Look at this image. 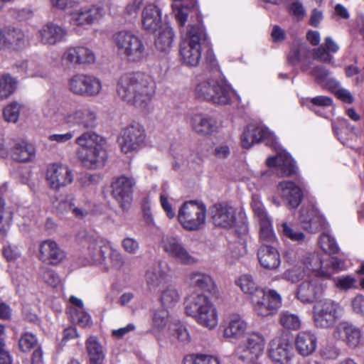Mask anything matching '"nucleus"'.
<instances>
[{
	"label": "nucleus",
	"mask_w": 364,
	"mask_h": 364,
	"mask_svg": "<svg viewBox=\"0 0 364 364\" xmlns=\"http://www.w3.org/2000/svg\"><path fill=\"white\" fill-rule=\"evenodd\" d=\"M173 32L171 28L166 26L155 40L156 48L161 52H168L172 46Z\"/></svg>",
	"instance_id": "obj_44"
},
{
	"label": "nucleus",
	"mask_w": 364,
	"mask_h": 364,
	"mask_svg": "<svg viewBox=\"0 0 364 364\" xmlns=\"http://www.w3.org/2000/svg\"><path fill=\"white\" fill-rule=\"evenodd\" d=\"M60 116L69 127H77L89 131L98 124V114L95 107L87 105L65 103L61 106Z\"/></svg>",
	"instance_id": "obj_3"
},
{
	"label": "nucleus",
	"mask_w": 364,
	"mask_h": 364,
	"mask_svg": "<svg viewBox=\"0 0 364 364\" xmlns=\"http://www.w3.org/2000/svg\"><path fill=\"white\" fill-rule=\"evenodd\" d=\"M335 286L341 290H348L355 287L356 280L351 276L337 277L333 279Z\"/></svg>",
	"instance_id": "obj_62"
},
{
	"label": "nucleus",
	"mask_w": 364,
	"mask_h": 364,
	"mask_svg": "<svg viewBox=\"0 0 364 364\" xmlns=\"http://www.w3.org/2000/svg\"><path fill=\"white\" fill-rule=\"evenodd\" d=\"M136 180L132 176L121 175L113 179L111 194L122 209L129 207L132 199Z\"/></svg>",
	"instance_id": "obj_15"
},
{
	"label": "nucleus",
	"mask_w": 364,
	"mask_h": 364,
	"mask_svg": "<svg viewBox=\"0 0 364 364\" xmlns=\"http://www.w3.org/2000/svg\"><path fill=\"white\" fill-rule=\"evenodd\" d=\"M39 275L44 282L55 287L60 284V279L55 272L48 267H41L39 269Z\"/></svg>",
	"instance_id": "obj_55"
},
{
	"label": "nucleus",
	"mask_w": 364,
	"mask_h": 364,
	"mask_svg": "<svg viewBox=\"0 0 364 364\" xmlns=\"http://www.w3.org/2000/svg\"><path fill=\"white\" fill-rule=\"evenodd\" d=\"M326 279L307 277L302 282L296 292L297 299L304 304L311 303L326 288Z\"/></svg>",
	"instance_id": "obj_21"
},
{
	"label": "nucleus",
	"mask_w": 364,
	"mask_h": 364,
	"mask_svg": "<svg viewBox=\"0 0 364 364\" xmlns=\"http://www.w3.org/2000/svg\"><path fill=\"white\" fill-rule=\"evenodd\" d=\"M310 48L306 43L295 42L287 55V61L293 65H296L301 60V54L306 58L307 54L310 53Z\"/></svg>",
	"instance_id": "obj_42"
},
{
	"label": "nucleus",
	"mask_w": 364,
	"mask_h": 364,
	"mask_svg": "<svg viewBox=\"0 0 364 364\" xmlns=\"http://www.w3.org/2000/svg\"><path fill=\"white\" fill-rule=\"evenodd\" d=\"M259 223V240L262 245H271L276 240V237L269 218L258 221Z\"/></svg>",
	"instance_id": "obj_45"
},
{
	"label": "nucleus",
	"mask_w": 364,
	"mask_h": 364,
	"mask_svg": "<svg viewBox=\"0 0 364 364\" xmlns=\"http://www.w3.org/2000/svg\"><path fill=\"white\" fill-rule=\"evenodd\" d=\"M341 306L331 299L318 301L313 308V319L317 328H327L333 326L339 318Z\"/></svg>",
	"instance_id": "obj_11"
},
{
	"label": "nucleus",
	"mask_w": 364,
	"mask_h": 364,
	"mask_svg": "<svg viewBox=\"0 0 364 364\" xmlns=\"http://www.w3.org/2000/svg\"><path fill=\"white\" fill-rule=\"evenodd\" d=\"M187 280L193 287L205 290L212 294L217 292V286L209 274L198 271L192 272L188 275Z\"/></svg>",
	"instance_id": "obj_37"
},
{
	"label": "nucleus",
	"mask_w": 364,
	"mask_h": 364,
	"mask_svg": "<svg viewBox=\"0 0 364 364\" xmlns=\"http://www.w3.org/2000/svg\"><path fill=\"white\" fill-rule=\"evenodd\" d=\"M281 231L284 236L293 241L301 242L304 240L305 235L303 232L294 230L286 223L281 225Z\"/></svg>",
	"instance_id": "obj_61"
},
{
	"label": "nucleus",
	"mask_w": 364,
	"mask_h": 364,
	"mask_svg": "<svg viewBox=\"0 0 364 364\" xmlns=\"http://www.w3.org/2000/svg\"><path fill=\"white\" fill-rule=\"evenodd\" d=\"M65 257V252L55 241L47 240L41 243L39 258L43 262L56 265L60 263Z\"/></svg>",
	"instance_id": "obj_27"
},
{
	"label": "nucleus",
	"mask_w": 364,
	"mask_h": 364,
	"mask_svg": "<svg viewBox=\"0 0 364 364\" xmlns=\"http://www.w3.org/2000/svg\"><path fill=\"white\" fill-rule=\"evenodd\" d=\"M257 258L265 269L276 270L281 264L279 252L272 245H262L257 250Z\"/></svg>",
	"instance_id": "obj_30"
},
{
	"label": "nucleus",
	"mask_w": 364,
	"mask_h": 364,
	"mask_svg": "<svg viewBox=\"0 0 364 364\" xmlns=\"http://www.w3.org/2000/svg\"><path fill=\"white\" fill-rule=\"evenodd\" d=\"M300 221L303 228L311 233L326 230L328 226L324 217L314 205L301 209Z\"/></svg>",
	"instance_id": "obj_22"
},
{
	"label": "nucleus",
	"mask_w": 364,
	"mask_h": 364,
	"mask_svg": "<svg viewBox=\"0 0 364 364\" xmlns=\"http://www.w3.org/2000/svg\"><path fill=\"white\" fill-rule=\"evenodd\" d=\"M70 306L68 312L71 320L75 322L85 311L83 301L75 296H71L69 299Z\"/></svg>",
	"instance_id": "obj_52"
},
{
	"label": "nucleus",
	"mask_w": 364,
	"mask_h": 364,
	"mask_svg": "<svg viewBox=\"0 0 364 364\" xmlns=\"http://www.w3.org/2000/svg\"><path fill=\"white\" fill-rule=\"evenodd\" d=\"M146 132L139 123H132L123 127L117 137L121 151L125 154L136 152L145 144Z\"/></svg>",
	"instance_id": "obj_9"
},
{
	"label": "nucleus",
	"mask_w": 364,
	"mask_h": 364,
	"mask_svg": "<svg viewBox=\"0 0 364 364\" xmlns=\"http://www.w3.org/2000/svg\"><path fill=\"white\" fill-rule=\"evenodd\" d=\"M73 197L67 196L63 199H56L53 202V206L56 211L60 213H65L70 210V208L73 206Z\"/></svg>",
	"instance_id": "obj_60"
},
{
	"label": "nucleus",
	"mask_w": 364,
	"mask_h": 364,
	"mask_svg": "<svg viewBox=\"0 0 364 364\" xmlns=\"http://www.w3.org/2000/svg\"><path fill=\"white\" fill-rule=\"evenodd\" d=\"M235 284L242 292L250 296L251 300L256 298V296H265V289L258 287L252 276L250 274L241 275L236 279Z\"/></svg>",
	"instance_id": "obj_39"
},
{
	"label": "nucleus",
	"mask_w": 364,
	"mask_h": 364,
	"mask_svg": "<svg viewBox=\"0 0 364 364\" xmlns=\"http://www.w3.org/2000/svg\"><path fill=\"white\" fill-rule=\"evenodd\" d=\"M193 364H220L219 360L212 355L197 354L190 357Z\"/></svg>",
	"instance_id": "obj_64"
},
{
	"label": "nucleus",
	"mask_w": 364,
	"mask_h": 364,
	"mask_svg": "<svg viewBox=\"0 0 364 364\" xmlns=\"http://www.w3.org/2000/svg\"><path fill=\"white\" fill-rule=\"evenodd\" d=\"M16 88V80L10 75L0 76V100L7 99Z\"/></svg>",
	"instance_id": "obj_46"
},
{
	"label": "nucleus",
	"mask_w": 364,
	"mask_h": 364,
	"mask_svg": "<svg viewBox=\"0 0 364 364\" xmlns=\"http://www.w3.org/2000/svg\"><path fill=\"white\" fill-rule=\"evenodd\" d=\"M155 92L151 78L141 73L123 75L117 84V93L119 98L129 105L137 107H146Z\"/></svg>",
	"instance_id": "obj_1"
},
{
	"label": "nucleus",
	"mask_w": 364,
	"mask_h": 364,
	"mask_svg": "<svg viewBox=\"0 0 364 364\" xmlns=\"http://www.w3.org/2000/svg\"><path fill=\"white\" fill-rule=\"evenodd\" d=\"M251 206L255 216L258 221L268 218L267 213L261 202L260 196L256 194L252 195Z\"/></svg>",
	"instance_id": "obj_58"
},
{
	"label": "nucleus",
	"mask_w": 364,
	"mask_h": 364,
	"mask_svg": "<svg viewBox=\"0 0 364 364\" xmlns=\"http://www.w3.org/2000/svg\"><path fill=\"white\" fill-rule=\"evenodd\" d=\"M320 247L326 253L336 254L338 251V246L335 239L329 234L323 232L319 237Z\"/></svg>",
	"instance_id": "obj_51"
},
{
	"label": "nucleus",
	"mask_w": 364,
	"mask_h": 364,
	"mask_svg": "<svg viewBox=\"0 0 364 364\" xmlns=\"http://www.w3.org/2000/svg\"><path fill=\"white\" fill-rule=\"evenodd\" d=\"M103 138L92 131H86L77 136L75 143L79 146L77 151H87L102 146Z\"/></svg>",
	"instance_id": "obj_40"
},
{
	"label": "nucleus",
	"mask_w": 364,
	"mask_h": 364,
	"mask_svg": "<svg viewBox=\"0 0 364 364\" xmlns=\"http://www.w3.org/2000/svg\"><path fill=\"white\" fill-rule=\"evenodd\" d=\"M266 346L264 336L258 331L247 333L245 341L236 348L239 359L245 362L257 361L264 353Z\"/></svg>",
	"instance_id": "obj_10"
},
{
	"label": "nucleus",
	"mask_w": 364,
	"mask_h": 364,
	"mask_svg": "<svg viewBox=\"0 0 364 364\" xmlns=\"http://www.w3.org/2000/svg\"><path fill=\"white\" fill-rule=\"evenodd\" d=\"M114 41L119 53L129 62H139L146 55L143 41L132 32L123 31L115 33Z\"/></svg>",
	"instance_id": "obj_6"
},
{
	"label": "nucleus",
	"mask_w": 364,
	"mask_h": 364,
	"mask_svg": "<svg viewBox=\"0 0 364 364\" xmlns=\"http://www.w3.org/2000/svg\"><path fill=\"white\" fill-rule=\"evenodd\" d=\"M67 31L63 27L48 23L39 30L41 41L45 45H55L65 40Z\"/></svg>",
	"instance_id": "obj_34"
},
{
	"label": "nucleus",
	"mask_w": 364,
	"mask_h": 364,
	"mask_svg": "<svg viewBox=\"0 0 364 364\" xmlns=\"http://www.w3.org/2000/svg\"><path fill=\"white\" fill-rule=\"evenodd\" d=\"M279 322L284 328L294 331L299 329L301 324L299 317L289 311L281 313Z\"/></svg>",
	"instance_id": "obj_50"
},
{
	"label": "nucleus",
	"mask_w": 364,
	"mask_h": 364,
	"mask_svg": "<svg viewBox=\"0 0 364 364\" xmlns=\"http://www.w3.org/2000/svg\"><path fill=\"white\" fill-rule=\"evenodd\" d=\"M94 52L85 46H70L63 52L60 61L64 68H70L80 65H90L95 62Z\"/></svg>",
	"instance_id": "obj_16"
},
{
	"label": "nucleus",
	"mask_w": 364,
	"mask_h": 364,
	"mask_svg": "<svg viewBox=\"0 0 364 364\" xmlns=\"http://www.w3.org/2000/svg\"><path fill=\"white\" fill-rule=\"evenodd\" d=\"M269 357L275 363L287 364L292 358L293 348L287 336H277L269 343Z\"/></svg>",
	"instance_id": "obj_20"
},
{
	"label": "nucleus",
	"mask_w": 364,
	"mask_h": 364,
	"mask_svg": "<svg viewBox=\"0 0 364 364\" xmlns=\"http://www.w3.org/2000/svg\"><path fill=\"white\" fill-rule=\"evenodd\" d=\"M11 159L19 163L31 161L36 156V149L33 144L23 139L14 141L10 151Z\"/></svg>",
	"instance_id": "obj_31"
},
{
	"label": "nucleus",
	"mask_w": 364,
	"mask_h": 364,
	"mask_svg": "<svg viewBox=\"0 0 364 364\" xmlns=\"http://www.w3.org/2000/svg\"><path fill=\"white\" fill-rule=\"evenodd\" d=\"M210 218L215 226L225 229L230 228L235 223V210L227 205L215 204L210 209Z\"/></svg>",
	"instance_id": "obj_23"
},
{
	"label": "nucleus",
	"mask_w": 364,
	"mask_h": 364,
	"mask_svg": "<svg viewBox=\"0 0 364 364\" xmlns=\"http://www.w3.org/2000/svg\"><path fill=\"white\" fill-rule=\"evenodd\" d=\"M282 197L287 200L289 208H296L301 202L303 194L299 186L289 181H282L278 185Z\"/></svg>",
	"instance_id": "obj_33"
},
{
	"label": "nucleus",
	"mask_w": 364,
	"mask_h": 364,
	"mask_svg": "<svg viewBox=\"0 0 364 364\" xmlns=\"http://www.w3.org/2000/svg\"><path fill=\"white\" fill-rule=\"evenodd\" d=\"M160 301L164 307L174 306L180 299V294L176 288L168 285L161 291Z\"/></svg>",
	"instance_id": "obj_43"
},
{
	"label": "nucleus",
	"mask_w": 364,
	"mask_h": 364,
	"mask_svg": "<svg viewBox=\"0 0 364 364\" xmlns=\"http://www.w3.org/2000/svg\"><path fill=\"white\" fill-rule=\"evenodd\" d=\"M18 344L20 350L23 353H28L34 348L39 346L36 335L28 331L21 333Z\"/></svg>",
	"instance_id": "obj_48"
},
{
	"label": "nucleus",
	"mask_w": 364,
	"mask_h": 364,
	"mask_svg": "<svg viewBox=\"0 0 364 364\" xmlns=\"http://www.w3.org/2000/svg\"><path fill=\"white\" fill-rule=\"evenodd\" d=\"M168 266L159 261L150 267L145 273L146 284L151 291H155L166 280Z\"/></svg>",
	"instance_id": "obj_25"
},
{
	"label": "nucleus",
	"mask_w": 364,
	"mask_h": 364,
	"mask_svg": "<svg viewBox=\"0 0 364 364\" xmlns=\"http://www.w3.org/2000/svg\"><path fill=\"white\" fill-rule=\"evenodd\" d=\"M161 246L166 253L181 264H193L197 262L181 244L178 237L171 235L163 236Z\"/></svg>",
	"instance_id": "obj_17"
},
{
	"label": "nucleus",
	"mask_w": 364,
	"mask_h": 364,
	"mask_svg": "<svg viewBox=\"0 0 364 364\" xmlns=\"http://www.w3.org/2000/svg\"><path fill=\"white\" fill-rule=\"evenodd\" d=\"M264 141L275 150L278 149L274 135L266 127L255 124L247 125L241 136V144L245 149H250L255 144Z\"/></svg>",
	"instance_id": "obj_14"
},
{
	"label": "nucleus",
	"mask_w": 364,
	"mask_h": 364,
	"mask_svg": "<svg viewBox=\"0 0 364 364\" xmlns=\"http://www.w3.org/2000/svg\"><path fill=\"white\" fill-rule=\"evenodd\" d=\"M82 246L90 262L105 272L109 271L107 255L112 246L110 242L100 236L86 235L82 240Z\"/></svg>",
	"instance_id": "obj_8"
},
{
	"label": "nucleus",
	"mask_w": 364,
	"mask_h": 364,
	"mask_svg": "<svg viewBox=\"0 0 364 364\" xmlns=\"http://www.w3.org/2000/svg\"><path fill=\"white\" fill-rule=\"evenodd\" d=\"M185 312L200 326L213 329L218 323V315L215 306L203 294L193 293L185 301Z\"/></svg>",
	"instance_id": "obj_2"
},
{
	"label": "nucleus",
	"mask_w": 364,
	"mask_h": 364,
	"mask_svg": "<svg viewBox=\"0 0 364 364\" xmlns=\"http://www.w3.org/2000/svg\"><path fill=\"white\" fill-rule=\"evenodd\" d=\"M21 107V105L16 102L6 106L3 111L5 120L8 122L16 123L18 119Z\"/></svg>",
	"instance_id": "obj_56"
},
{
	"label": "nucleus",
	"mask_w": 364,
	"mask_h": 364,
	"mask_svg": "<svg viewBox=\"0 0 364 364\" xmlns=\"http://www.w3.org/2000/svg\"><path fill=\"white\" fill-rule=\"evenodd\" d=\"M294 344L299 354L302 356H309L317 347V338L311 331H301L296 335Z\"/></svg>",
	"instance_id": "obj_35"
},
{
	"label": "nucleus",
	"mask_w": 364,
	"mask_h": 364,
	"mask_svg": "<svg viewBox=\"0 0 364 364\" xmlns=\"http://www.w3.org/2000/svg\"><path fill=\"white\" fill-rule=\"evenodd\" d=\"M103 16V9L91 6L76 10L71 14L70 23L75 26H87L94 23Z\"/></svg>",
	"instance_id": "obj_28"
},
{
	"label": "nucleus",
	"mask_w": 364,
	"mask_h": 364,
	"mask_svg": "<svg viewBox=\"0 0 364 364\" xmlns=\"http://www.w3.org/2000/svg\"><path fill=\"white\" fill-rule=\"evenodd\" d=\"M141 18L143 28L149 32H155L161 27V13L154 4L146 5L142 11Z\"/></svg>",
	"instance_id": "obj_32"
},
{
	"label": "nucleus",
	"mask_w": 364,
	"mask_h": 364,
	"mask_svg": "<svg viewBox=\"0 0 364 364\" xmlns=\"http://www.w3.org/2000/svg\"><path fill=\"white\" fill-rule=\"evenodd\" d=\"M306 277V272L299 267H294L284 273V278L292 283H296L303 279L305 280L307 279Z\"/></svg>",
	"instance_id": "obj_59"
},
{
	"label": "nucleus",
	"mask_w": 364,
	"mask_h": 364,
	"mask_svg": "<svg viewBox=\"0 0 364 364\" xmlns=\"http://www.w3.org/2000/svg\"><path fill=\"white\" fill-rule=\"evenodd\" d=\"M121 245L124 252L129 255L136 254L140 247L138 240L132 237H124L121 242Z\"/></svg>",
	"instance_id": "obj_63"
},
{
	"label": "nucleus",
	"mask_w": 364,
	"mask_h": 364,
	"mask_svg": "<svg viewBox=\"0 0 364 364\" xmlns=\"http://www.w3.org/2000/svg\"><path fill=\"white\" fill-rule=\"evenodd\" d=\"M269 167H275L279 177L289 176L295 173L296 166L294 160L285 151L278 152L275 156L267 159Z\"/></svg>",
	"instance_id": "obj_26"
},
{
	"label": "nucleus",
	"mask_w": 364,
	"mask_h": 364,
	"mask_svg": "<svg viewBox=\"0 0 364 364\" xmlns=\"http://www.w3.org/2000/svg\"><path fill=\"white\" fill-rule=\"evenodd\" d=\"M247 253V247L244 243L232 244L225 253V259L230 264H234Z\"/></svg>",
	"instance_id": "obj_47"
},
{
	"label": "nucleus",
	"mask_w": 364,
	"mask_h": 364,
	"mask_svg": "<svg viewBox=\"0 0 364 364\" xmlns=\"http://www.w3.org/2000/svg\"><path fill=\"white\" fill-rule=\"evenodd\" d=\"M194 95L198 100L219 105H228L231 101L230 87L224 80L216 77H208L197 83Z\"/></svg>",
	"instance_id": "obj_5"
},
{
	"label": "nucleus",
	"mask_w": 364,
	"mask_h": 364,
	"mask_svg": "<svg viewBox=\"0 0 364 364\" xmlns=\"http://www.w3.org/2000/svg\"><path fill=\"white\" fill-rule=\"evenodd\" d=\"M309 74L319 83L328 87L329 89H336L339 82L334 78H328L330 71L323 66L318 65L312 68Z\"/></svg>",
	"instance_id": "obj_41"
},
{
	"label": "nucleus",
	"mask_w": 364,
	"mask_h": 364,
	"mask_svg": "<svg viewBox=\"0 0 364 364\" xmlns=\"http://www.w3.org/2000/svg\"><path fill=\"white\" fill-rule=\"evenodd\" d=\"M101 80L91 75L78 73L68 80V89L74 95L80 97H95L102 90Z\"/></svg>",
	"instance_id": "obj_12"
},
{
	"label": "nucleus",
	"mask_w": 364,
	"mask_h": 364,
	"mask_svg": "<svg viewBox=\"0 0 364 364\" xmlns=\"http://www.w3.org/2000/svg\"><path fill=\"white\" fill-rule=\"evenodd\" d=\"M251 301L255 313L262 317L276 314L282 306L280 294L273 289L265 290L264 296H256Z\"/></svg>",
	"instance_id": "obj_19"
},
{
	"label": "nucleus",
	"mask_w": 364,
	"mask_h": 364,
	"mask_svg": "<svg viewBox=\"0 0 364 364\" xmlns=\"http://www.w3.org/2000/svg\"><path fill=\"white\" fill-rule=\"evenodd\" d=\"M107 255H108L109 258L107 262L109 266V270L112 269L119 270L122 268L124 264V259L122 253L119 250L111 246Z\"/></svg>",
	"instance_id": "obj_53"
},
{
	"label": "nucleus",
	"mask_w": 364,
	"mask_h": 364,
	"mask_svg": "<svg viewBox=\"0 0 364 364\" xmlns=\"http://www.w3.org/2000/svg\"><path fill=\"white\" fill-rule=\"evenodd\" d=\"M76 154L83 166L89 169L103 167L107 160V152L102 146L86 151H76Z\"/></svg>",
	"instance_id": "obj_24"
},
{
	"label": "nucleus",
	"mask_w": 364,
	"mask_h": 364,
	"mask_svg": "<svg viewBox=\"0 0 364 364\" xmlns=\"http://www.w3.org/2000/svg\"><path fill=\"white\" fill-rule=\"evenodd\" d=\"M305 267L311 271L316 278L328 279L333 274L332 272L326 269L325 261L318 254L313 253L307 256L304 262Z\"/></svg>",
	"instance_id": "obj_36"
},
{
	"label": "nucleus",
	"mask_w": 364,
	"mask_h": 364,
	"mask_svg": "<svg viewBox=\"0 0 364 364\" xmlns=\"http://www.w3.org/2000/svg\"><path fill=\"white\" fill-rule=\"evenodd\" d=\"M13 218L12 211L5 207L4 200L0 198V232L4 233Z\"/></svg>",
	"instance_id": "obj_54"
},
{
	"label": "nucleus",
	"mask_w": 364,
	"mask_h": 364,
	"mask_svg": "<svg viewBox=\"0 0 364 364\" xmlns=\"http://www.w3.org/2000/svg\"><path fill=\"white\" fill-rule=\"evenodd\" d=\"M46 179L48 186L55 191L71 184L74 175L66 165L54 163L49 165L46 170Z\"/></svg>",
	"instance_id": "obj_18"
},
{
	"label": "nucleus",
	"mask_w": 364,
	"mask_h": 364,
	"mask_svg": "<svg viewBox=\"0 0 364 364\" xmlns=\"http://www.w3.org/2000/svg\"><path fill=\"white\" fill-rule=\"evenodd\" d=\"M85 347L89 359L105 355L103 346L94 336H90L86 340Z\"/></svg>",
	"instance_id": "obj_49"
},
{
	"label": "nucleus",
	"mask_w": 364,
	"mask_h": 364,
	"mask_svg": "<svg viewBox=\"0 0 364 364\" xmlns=\"http://www.w3.org/2000/svg\"><path fill=\"white\" fill-rule=\"evenodd\" d=\"M172 9L178 26L183 28L187 21L190 8L184 4L180 6L173 4Z\"/></svg>",
	"instance_id": "obj_57"
},
{
	"label": "nucleus",
	"mask_w": 364,
	"mask_h": 364,
	"mask_svg": "<svg viewBox=\"0 0 364 364\" xmlns=\"http://www.w3.org/2000/svg\"><path fill=\"white\" fill-rule=\"evenodd\" d=\"M206 38L202 24H189L186 37L180 44L179 54L184 64L197 66L201 58V42Z\"/></svg>",
	"instance_id": "obj_4"
},
{
	"label": "nucleus",
	"mask_w": 364,
	"mask_h": 364,
	"mask_svg": "<svg viewBox=\"0 0 364 364\" xmlns=\"http://www.w3.org/2000/svg\"><path fill=\"white\" fill-rule=\"evenodd\" d=\"M189 124L196 133L203 136L212 135L218 131L217 122L213 118L202 114H191Z\"/></svg>",
	"instance_id": "obj_29"
},
{
	"label": "nucleus",
	"mask_w": 364,
	"mask_h": 364,
	"mask_svg": "<svg viewBox=\"0 0 364 364\" xmlns=\"http://www.w3.org/2000/svg\"><path fill=\"white\" fill-rule=\"evenodd\" d=\"M177 218L185 230L189 231L200 230L206 222V206L200 201H186L180 207Z\"/></svg>",
	"instance_id": "obj_7"
},
{
	"label": "nucleus",
	"mask_w": 364,
	"mask_h": 364,
	"mask_svg": "<svg viewBox=\"0 0 364 364\" xmlns=\"http://www.w3.org/2000/svg\"><path fill=\"white\" fill-rule=\"evenodd\" d=\"M247 323L239 315H232L224 326L223 336L230 340H238L247 331Z\"/></svg>",
	"instance_id": "obj_38"
},
{
	"label": "nucleus",
	"mask_w": 364,
	"mask_h": 364,
	"mask_svg": "<svg viewBox=\"0 0 364 364\" xmlns=\"http://www.w3.org/2000/svg\"><path fill=\"white\" fill-rule=\"evenodd\" d=\"M333 338L343 341L350 349L360 348L364 346V336L360 328L348 321L338 323L333 328Z\"/></svg>",
	"instance_id": "obj_13"
}]
</instances>
